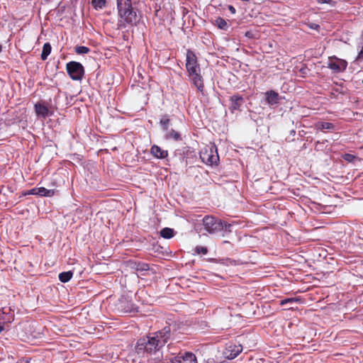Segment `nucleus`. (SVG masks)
I'll return each mask as SVG.
<instances>
[{"label": "nucleus", "instance_id": "2", "mask_svg": "<svg viewBox=\"0 0 363 363\" xmlns=\"http://www.w3.org/2000/svg\"><path fill=\"white\" fill-rule=\"evenodd\" d=\"M186 68L194 86L199 91L202 92L204 85L202 77L200 74V67L197 63L196 56L190 50L186 52Z\"/></svg>", "mask_w": 363, "mask_h": 363}, {"label": "nucleus", "instance_id": "4", "mask_svg": "<svg viewBox=\"0 0 363 363\" xmlns=\"http://www.w3.org/2000/svg\"><path fill=\"white\" fill-rule=\"evenodd\" d=\"M67 74L72 80L80 81L84 74V69L80 62L72 61L66 65Z\"/></svg>", "mask_w": 363, "mask_h": 363}, {"label": "nucleus", "instance_id": "11", "mask_svg": "<svg viewBox=\"0 0 363 363\" xmlns=\"http://www.w3.org/2000/svg\"><path fill=\"white\" fill-rule=\"evenodd\" d=\"M35 111L39 118H46L52 114V111H50L48 106L41 103L35 104Z\"/></svg>", "mask_w": 363, "mask_h": 363}, {"label": "nucleus", "instance_id": "23", "mask_svg": "<svg viewBox=\"0 0 363 363\" xmlns=\"http://www.w3.org/2000/svg\"><path fill=\"white\" fill-rule=\"evenodd\" d=\"M342 158L349 162H354L355 161H359V159L356 156L351 155V154H345L342 155Z\"/></svg>", "mask_w": 363, "mask_h": 363}, {"label": "nucleus", "instance_id": "8", "mask_svg": "<svg viewBox=\"0 0 363 363\" xmlns=\"http://www.w3.org/2000/svg\"><path fill=\"white\" fill-rule=\"evenodd\" d=\"M242 350L240 345H230L226 347L223 354L226 358L233 359L242 352Z\"/></svg>", "mask_w": 363, "mask_h": 363}, {"label": "nucleus", "instance_id": "29", "mask_svg": "<svg viewBox=\"0 0 363 363\" xmlns=\"http://www.w3.org/2000/svg\"><path fill=\"white\" fill-rule=\"evenodd\" d=\"M318 4H331L333 1L332 0H317Z\"/></svg>", "mask_w": 363, "mask_h": 363}, {"label": "nucleus", "instance_id": "28", "mask_svg": "<svg viewBox=\"0 0 363 363\" xmlns=\"http://www.w3.org/2000/svg\"><path fill=\"white\" fill-rule=\"evenodd\" d=\"M309 27L311 28V29H313V30H318L319 28H320V26L318 24H316V23H311L309 25Z\"/></svg>", "mask_w": 363, "mask_h": 363}, {"label": "nucleus", "instance_id": "24", "mask_svg": "<svg viewBox=\"0 0 363 363\" xmlns=\"http://www.w3.org/2000/svg\"><path fill=\"white\" fill-rule=\"evenodd\" d=\"M89 48L86 46H77L75 47V52L79 54H86L89 52Z\"/></svg>", "mask_w": 363, "mask_h": 363}, {"label": "nucleus", "instance_id": "10", "mask_svg": "<svg viewBox=\"0 0 363 363\" xmlns=\"http://www.w3.org/2000/svg\"><path fill=\"white\" fill-rule=\"evenodd\" d=\"M231 105L229 107V110L231 113H234L235 111L240 110V106L244 103V99L242 96L238 94L233 95L230 97Z\"/></svg>", "mask_w": 363, "mask_h": 363}, {"label": "nucleus", "instance_id": "32", "mask_svg": "<svg viewBox=\"0 0 363 363\" xmlns=\"http://www.w3.org/2000/svg\"><path fill=\"white\" fill-rule=\"evenodd\" d=\"M245 36H247V37H248V38H252V33L251 32H249V31H248V32H247V33H245Z\"/></svg>", "mask_w": 363, "mask_h": 363}, {"label": "nucleus", "instance_id": "21", "mask_svg": "<svg viewBox=\"0 0 363 363\" xmlns=\"http://www.w3.org/2000/svg\"><path fill=\"white\" fill-rule=\"evenodd\" d=\"M91 4L92 6L96 9H102L106 6V0H93Z\"/></svg>", "mask_w": 363, "mask_h": 363}, {"label": "nucleus", "instance_id": "30", "mask_svg": "<svg viewBox=\"0 0 363 363\" xmlns=\"http://www.w3.org/2000/svg\"><path fill=\"white\" fill-rule=\"evenodd\" d=\"M228 10L233 14L236 12L235 9L231 5L228 6Z\"/></svg>", "mask_w": 363, "mask_h": 363}, {"label": "nucleus", "instance_id": "16", "mask_svg": "<svg viewBox=\"0 0 363 363\" xmlns=\"http://www.w3.org/2000/svg\"><path fill=\"white\" fill-rule=\"evenodd\" d=\"M166 132H167L166 135H165L166 139H167V140L173 139L175 141L182 140L181 135L178 132L175 131L174 130L171 129V130H168V131H166Z\"/></svg>", "mask_w": 363, "mask_h": 363}, {"label": "nucleus", "instance_id": "6", "mask_svg": "<svg viewBox=\"0 0 363 363\" xmlns=\"http://www.w3.org/2000/svg\"><path fill=\"white\" fill-rule=\"evenodd\" d=\"M347 67V62L346 60L338 58L335 55L328 57V67L334 72L339 73L344 72Z\"/></svg>", "mask_w": 363, "mask_h": 363}, {"label": "nucleus", "instance_id": "13", "mask_svg": "<svg viewBox=\"0 0 363 363\" xmlns=\"http://www.w3.org/2000/svg\"><path fill=\"white\" fill-rule=\"evenodd\" d=\"M172 363H197L196 356L191 352H186L184 355L175 357Z\"/></svg>", "mask_w": 363, "mask_h": 363}, {"label": "nucleus", "instance_id": "7", "mask_svg": "<svg viewBox=\"0 0 363 363\" xmlns=\"http://www.w3.org/2000/svg\"><path fill=\"white\" fill-rule=\"evenodd\" d=\"M200 157L205 164L209 165L216 164L219 160L216 150H214L213 147H211L209 150L206 149L201 151Z\"/></svg>", "mask_w": 363, "mask_h": 363}, {"label": "nucleus", "instance_id": "18", "mask_svg": "<svg viewBox=\"0 0 363 363\" xmlns=\"http://www.w3.org/2000/svg\"><path fill=\"white\" fill-rule=\"evenodd\" d=\"M160 235L164 238L169 239L174 235V231L172 228H165L160 231Z\"/></svg>", "mask_w": 363, "mask_h": 363}, {"label": "nucleus", "instance_id": "31", "mask_svg": "<svg viewBox=\"0 0 363 363\" xmlns=\"http://www.w3.org/2000/svg\"><path fill=\"white\" fill-rule=\"evenodd\" d=\"M363 57V47L362 48L360 52L358 54V58H362Z\"/></svg>", "mask_w": 363, "mask_h": 363}, {"label": "nucleus", "instance_id": "1", "mask_svg": "<svg viewBox=\"0 0 363 363\" xmlns=\"http://www.w3.org/2000/svg\"><path fill=\"white\" fill-rule=\"evenodd\" d=\"M169 337V330L164 328L163 331L155 334L152 337H146L140 339L136 346V352L140 356L146 354H153L159 350Z\"/></svg>", "mask_w": 363, "mask_h": 363}, {"label": "nucleus", "instance_id": "27", "mask_svg": "<svg viewBox=\"0 0 363 363\" xmlns=\"http://www.w3.org/2000/svg\"><path fill=\"white\" fill-rule=\"evenodd\" d=\"M298 300L297 298H287L281 301L280 304L281 306H284L286 303H293L294 302H297Z\"/></svg>", "mask_w": 363, "mask_h": 363}, {"label": "nucleus", "instance_id": "34", "mask_svg": "<svg viewBox=\"0 0 363 363\" xmlns=\"http://www.w3.org/2000/svg\"><path fill=\"white\" fill-rule=\"evenodd\" d=\"M1 50H2V46H1V45H0V52H1Z\"/></svg>", "mask_w": 363, "mask_h": 363}, {"label": "nucleus", "instance_id": "19", "mask_svg": "<svg viewBox=\"0 0 363 363\" xmlns=\"http://www.w3.org/2000/svg\"><path fill=\"white\" fill-rule=\"evenodd\" d=\"M315 128L317 130H323L325 129L331 130V129L334 128V125L333 123H328V122H321V123H318L315 125Z\"/></svg>", "mask_w": 363, "mask_h": 363}, {"label": "nucleus", "instance_id": "5", "mask_svg": "<svg viewBox=\"0 0 363 363\" xmlns=\"http://www.w3.org/2000/svg\"><path fill=\"white\" fill-rule=\"evenodd\" d=\"M138 22V16L134 9L125 11V16H122L118 19V28H125L128 26H133Z\"/></svg>", "mask_w": 363, "mask_h": 363}, {"label": "nucleus", "instance_id": "17", "mask_svg": "<svg viewBox=\"0 0 363 363\" xmlns=\"http://www.w3.org/2000/svg\"><path fill=\"white\" fill-rule=\"evenodd\" d=\"M51 50H52V48L49 43H46L43 45V50H42V53H41V56H40L41 59L43 60H45L48 58V55L51 52Z\"/></svg>", "mask_w": 363, "mask_h": 363}, {"label": "nucleus", "instance_id": "26", "mask_svg": "<svg viewBox=\"0 0 363 363\" xmlns=\"http://www.w3.org/2000/svg\"><path fill=\"white\" fill-rule=\"evenodd\" d=\"M196 252L197 254L202 253L203 255H206L208 252V250L206 247L199 246L196 247Z\"/></svg>", "mask_w": 363, "mask_h": 363}, {"label": "nucleus", "instance_id": "20", "mask_svg": "<svg viewBox=\"0 0 363 363\" xmlns=\"http://www.w3.org/2000/svg\"><path fill=\"white\" fill-rule=\"evenodd\" d=\"M72 275L73 274L70 271L62 272L59 274V279L62 282L66 283L72 279Z\"/></svg>", "mask_w": 363, "mask_h": 363}, {"label": "nucleus", "instance_id": "12", "mask_svg": "<svg viewBox=\"0 0 363 363\" xmlns=\"http://www.w3.org/2000/svg\"><path fill=\"white\" fill-rule=\"evenodd\" d=\"M55 189L52 188L37 187L33 189L28 194H35L44 196H52L55 194Z\"/></svg>", "mask_w": 363, "mask_h": 363}, {"label": "nucleus", "instance_id": "22", "mask_svg": "<svg viewBox=\"0 0 363 363\" xmlns=\"http://www.w3.org/2000/svg\"><path fill=\"white\" fill-rule=\"evenodd\" d=\"M216 23L219 28L223 29V30H226L227 23L223 18H220V17L218 18L216 20Z\"/></svg>", "mask_w": 363, "mask_h": 363}, {"label": "nucleus", "instance_id": "15", "mask_svg": "<svg viewBox=\"0 0 363 363\" xmlns=\"http://www.w3.org/2000/svg\"><path fill=\"white\" fill-rule=\"evenodd\" d=\"M151 154L156 158L164 159L168 156V151L162 149L157 145H153L150 149Z\"/></svg>", "mask_w": 363, "mask_h": 363}, {"label": "nucleus", "instance_id": "9", "mask_svg": "<svg viewBox=\"0 0 363 363\" xmlns=\"http://www.w3.org/2000/svg\"><path fill=\"white\" fill-rule=\"evenodd\" d=\"M116 4L118 18L125 16V11L133 8L131 0H117Z\"/></svg>", "mask_w": 363, "mask_h": 363}, {"label": "nucleus", "instance_id": "33", "mask_svg": "<svg viewBox=\"0 0 363 363\" xmlns=\"http://www.w3.org/2000/svg\"><path fill=\"white\" fill-rule=\"evenodd\" d=\"M3 330H4V327H3V326H1V325H0V333H1V331H3Z\"/></svg>", "mask_w": 363, "mask_h": 363}, {"label": "nucleus", "instance_id": "3", "mask_svg": "<svg viewBox=\"0 0 363 363\" xmlns=\"http://www.w3.org/2000/svg\"><path fill=\"white\" fill-rule=\"evenodd\" d=\"M203 224L204 229L211 234L217 233L223 230L229 231V228L230 227V225H227L220 220L212 216H206L203 219Z\"/></svg>", "mask_w": 363, "mask_h": 363}, {"label": "nucleus", "instance_id": "25", "mask_svg": "<svg viewBox=\"0 0 363 363\" xmlns=\"http://www.w3.org/2000/svg\"><path fill=\"white\" fill-rule=\"evenodd\" d=\"M169 118H162L160 121V123L162 125V128L164 131H168L169 130Z\"/></svg>", "mask_w": 363, "mask_h": 363}, {"label": "nucleus", "instance_id": "14", "mask_svg": "<svg viewBox=\"0 0 363 363\" xmlns=\"http://www.w3.org/2000/svg\"><path fill=\"white\" fill-rule=\"evenodd\" d=\"M266 96V102L270 105H276L279 104L280 100V96L277 92L273 90L267 91L265 93Z\"/></svg>", "mask_w": 363, "mask_h": 363}]
</instances>
